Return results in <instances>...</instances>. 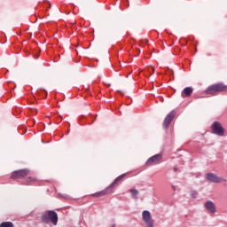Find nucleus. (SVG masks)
Here are the masks:
<instances>
[{"mask_svg":"<svg viewBox=\"0 0 227 227\" xmlns=\"http://www.w3.org/2000/svg\"><path fill=\"white\" fill-rule=\"evenodd\" d=\"M146 227H153V222H145Z\"/></svg>","mask_w":227,"mask_h":227,"instance_id":"nucleus-15","label":"nucleus"},{"mask_svg":"<svg viewBox=\"0 0 227 227\" xmlns=\"http://www.w3.org/2000/svg\"><path fill=\"white\" fill-rule=\"evenodd\" d=\"M125 176H127V174H122L119 176L108 187H106L105 190L99 192H96L92 194V196H95V198H102V196H106V194H111V192H113V189H114V187H116L118 183L121 182V180H123Z\"/></svg>","mask_w":227,"mask_h":227,"instance_id":"nucleus-2","label":"nucleus"},{"mask_svg":"<svg viewBox=\"0 0 227 227\" xmlns=\"http://www.w3.org/2000/svg\"><path fill=\"white\" fill-rule=\"evenodd\" d=\"M29 175V170L28 169H20V170H15L12 173L11 178L12 180H19L20 178H26Z\"/></svg>","mask_w":227,"mask_h":227,"instance_id":"nucleus-5","label":"nucleus"},{"mask_svg":"<svg viewBox=\"0 0 227 227\" xmlns=\"http://www.w3.org/2000/svg\"><path fill=\"white\" fill-rule=\"evenodd\" d=\"M192 91H194V89L192 87H186L183 90L181 96L183 98H185V97H191L192 95Z\"/></svg>","mask_w":227,"mask_h":227,"instance_id":"nucleus-10","label":"nucleus"},{"mask_svg":"<svg viewBox=\"0 0 227 227\" xmlns=\"http://www.w3.org/2000/svg\"><path fill=\"white\" fill-rule=\"evenodd\" d=\"M162 160V154H155L149 158L146 161V166H153V164H159Z\"/></svg>","mask_w":227,"mask_h":227,"instance_id":"nucleus-7","label":"nucleus"},{"mask_svg":"<svg viewBox=\"0 0 227 227\" xmlns=\"http://www.w3.org/2000/svg\"><path fill=\"white\" fill-rule=\"evenodd\" d=\"M118 93H121V95L123 96V92L121 90H118Z\"/></svg>","mask_w":227,"mask_h":227,"instance_id":"nucleus-20","label":"nucleus"},{"mask_svg":"<svg viewBox=\"0 0 227 227\" xmlns=\"http://www.w3.org/2000/svg\"><path fill=\"white\" fill-rule=\"evenodd\" d=\"M221 91H227V85H224L223 82L215 83L208 86L206 89L205 93L206 95H212L214 97L217 95V93H221Z\"/></svg>","mask_w":227,"mask_h":227,"instance_id":"nucleus-3","label":"nucleus"},{"mask_svg":"<svg viewBox=\"0 0 227 227\" xmlns=\"http://www.w3.org/2000/svg\"><path fill=\"white\" fill-rule=\"evenodd\" d=\"M206 178L208 182H212L213 184H220V182H221V177H218L214 173L206 174Z\"/></svg>","mask_w":227,"mask_h":227,"instance_id":"nucleus-8","label":"nucleus"},{"mask_svg":"<svg viewBox=\"0 0 227 227\" xmlns=\"http://www.w3.org/2000/svg\"><path fill=\"white\" fill-rule=\"evenodd\" d=\"M129 192H130L132 194V199L133 200H137L139 191H137V189H130V190H129Z\"/></svg>","mask_w":227,"mask_h":227,"instance_id":"nucleus-12","label":"nucleus"},{"mask_svg":"<svg viewBox=\"0 0 227 227\" xmlns=\"http://www.w3.org/2000/svg\"><path fill=\"white\" fill-rule=\"evenodd\" d=\"M150 70H152V72H155V69H153V67H151Z\"/></svg>","mask_w":227,"mask_h":227,"instance_id":"nucleus-22","label":"nucleus"},{"mask_svg":"<svg viewBox=\"0 0 227 227\" xmlns=\"http://www.w3.org/2000/svg\"><path fill=\"white\" fill-rule=\"evenodd\" d=\"M190 194H191L192 198H193L194 200H196V198H198V192H196L194 190H192Z\"/></svg>","mask_w":227,"mask_h":227,"instance_id":"nucleus-14","label":"nucleus"},{"mask_svg":"<svg viewBox=\"0 0 227 227\" xmlns=\"http://www.w3.org/2000/svg\"><path fill=\"white\" fill-rule=\"evenodd\" d=\"M43 91L44 92V95H45V98H47V90H43Z\"/></svg>","mask_w":227,"mask_h":227,"instance_id":"nucleus-16","label":"nucleus"},{"mask_svg":"<svg viewBox=\"0 0 227 227\" xmlns=\"http://www.w3.org/2000/svg\"><path fill=\"white\" fill-rule=\"evenodd\" d=\"M172 189L173 191H176V187H175V185H172Z\"/></svg>","mask_w":227,"mask_h":227,"instance_id":"nucleus-19","label":"nucleus"},{"mask_svg":"<svg viewBox=\"0 0 227 227\" xmlns=\"http://www.w3.org/2000/svg\"><path fill=\"white\" fill-rule=\"evenodd\" d=\"M31 180H34L33 177H28L27 182H31Z\"/></svg>","mask_w":227,"mask_h":227,"instance_id":"nucleus-17","label":"nucleus"},{"mask_svg":"<svg viewBox=\"0 0 227 227\" xmlns=\"http://www.w3.org/2000/svg\"><path fill=\"white\" fill-rule=\"evenodd\" d=\"M105 86H107V88H109V86H111V83H105Z\"/></svg>","mask_w":227,"mask_h":227,"instance_id":"nucleus-18","label":"nucleus"},{"mask_svg":"<svg viewBox=\"0 0 227 227\" xmlns=\"http://www.w3.org/2000/svg\"><path fill=\"white\" fill-rule=\"evenodd\" d=\"M205 207L210 212L211 214H215V204L212 202L211 200H207L205 203Z\"/></svg>","mask_w":227,"mask_h":227,"instance_id":"nucleus-9","label":"nucleus"},{"mask_svg":"<svg viewBox=\"0 0 227 227\" xmlns=\"http://www.w3.org/2000/svg\"><path fill=\"white\" fill-rule=\"evenodd\" d=\"M142 217L145 223H150L152 222V214H150V211L145 210L142 213Z\"/></svg>","mask_w":227,"mask_h":227,"instance_id":"nucleus-11","label":"nucleus"},{"mask_svg":"<svg viewBox=\"0 0 227 227\" xmlns=\"http://www.w3.org/2000/svg\"><path fill=\"white\" fill-rule=\"evenodd\" d=\"M211 132H212V134H215V136H219L220 137H223V136H224L225 129H223L221 122L215 121L211 125Z\"/></svg>","mask_w":227,"mask_h":227,"instance_id":"nucleus-4","label":"nucleus"},{"mask_svg":"<svg viewBox=\"0 0 227 227\" xmlns=\"http://www.w3.org/2000/svg\"><path fill=\"white\" fill-rule=\"evenodd\" d=\"M176 114V112L175 110H172L164 119L163 121V129H169V125H171V122L173 121V118H175Z\"/></svg>","mask_w":227,"mask_h":227,"instance_id":"nucleus-6","label":"nucleus"},{"mask_svg":"<svg viewBox=\"0 0 227 227\" xmlns=\"http://www.w3.org/2000/svg\"><path fill=\"white\" fill-rule=\"evenodd\" d=\"M58 213L54 210H48L42 214L41 223L43 224H49L51 223L53 226H58Z\"/></svg>","mask_w":227,"mask_h":227,"instance_id":"nucleus-1","label":"nucleus"},{"mask_svg":"<svg viewBox=\"0 0 227 227\" xmlns=\"http://www.w3.org/2000/svg\"><path fill=\"white\" fill-rule=\"evenodd\" d=\"M0 227H14L12 222H3L0 223Z\"/></svg>","mask_w":227,"mask_h":227,"instance_id":"nucleus-13","label":"nucleus"},{"mask_svg":"<svg viewBox=\"0 0 227 227\" xmlns=\"http://www.w3.org/2000/svg\"><path fill=\"white\" fill-rule=\"evenodd\" d=\"M174 171H178V168L175 167Z\"/></svg>","mask_w":227,"mask_h":227,"instance_id":"nucleus-21","label":"nucleus"}]
</instances>
